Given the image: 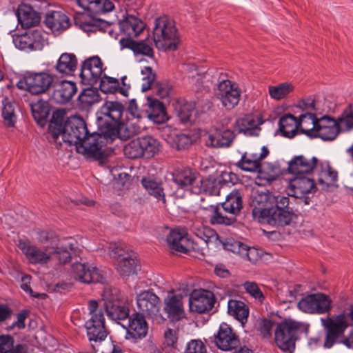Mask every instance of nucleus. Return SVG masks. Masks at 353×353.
Returning a JSON list of instances; mask_svg holds the SVG:
<instances>
[{"mask_svg":"<svg viewBox=\"0 0 353 353\" xmlns=\"http://www.w3.org/2000/svg\"><path fill=\"white\" fill-rule=\"evenodd\" d=\"M239 252L244 259H246L252 263H255L261 259V256L257 249L248 247L242 243H239Z\"/></svg>","mask_w":353,"mask_h":353,"instance_id":"obj_53","label":"nucleus"},{"mask_svg":"<svg viewBox=\"0 0 353 353\" xmlns=\"http://www.w3.org/2000/svg\"><path fill=\"white\" fill-rule=\"evenodd\" d=\"M338 173L331 167L322 168L317 178V183L323 190L327 189L337 181Z\"/></svg>","mask_w":353,"mask_h":353,"instance_id":"obj_44","label":"nucleus"},{"mask_svg":"<svg viewBox=\"0 0 353 353\" xmlns=\"http://www.w3.org/2000/svg\"><path fill=\"white\" fill-rule=\"evenodd\" d=\"M228 314L238 320L241 324L247 322L249 316V307L243 301L230 299L228 303Z\"/></svg>","mask_w":353,"mask_h":353,"instance_id":"obj_36","label":"nucleus"},{"mask_svg":"<svg viewBox=\"0 0 353 353\" xmlns=\"http://www.w3.org/2000/svg\"><path fill=\"white\" fill-rule=\"evenodd\" d=\"M17 17L23 28H30L38 25L41 20L39 14L30 5L22 3L18 6Z\"/></svg>","mask_w":353,"mask_h":353,"instance_id":"obj_28","label":"nucleus"},{"mask_svg":"<svg viewBox=\"0 0 353 353\" xmlns=\"http://www.w3.org/2000/svg\"><path fill=\"white\" fill-rule=\"evenodd\" d=\"M137 305L138 313L152 317L159 312L161 301L159 297L150 290H144L137 295Z\"/></svg>","mask_w":353,"mask_h":353,"instance_id":"obj_11","label":"nucleus"},{"mask_svg":"<svg viewBox=\"0 0 353 353\" xmlns=\"http://www.w3.org/2000/svg\"><path fill=\"white\" fill-rule=\"evenodd\" d=\"M215 303L214 294L206 290L194 291L189 299V307L192 312L205 313L212 310Z\"/></svg>","mask_w":353,"mask_h":353,"instance_id":"obj_13","label":"nucleus"},{"mask_svg":"<svg viewBox=\"0 0 353 353\" xmlns=\"http://www.w3.org/2000/svg\"><path fill=\"white\" fill-rule=\"evenodd\" d=\"M119 43L121 48L130 49L135 54H141L148 57L154 56V50L148 40L135 41L131 39L121 38Z\"/></svg>","mask_w":353,"mask_h":353,"instance_id":"obj_32","label":"nucleus"},{"mask_svg":"<svg viewBox=\"0 0 353 353\" xmlns=\"http://www.w3.org/2000/svg\"><path fill=\"white\" fill-rule=\"evenodd\" d=\"M299 129L298 120L292 114L283 116L279 120V130L283 136L292 138Z\"/></svg>","mask_w":353,"mask_h":353,"instance_id":"obj_41","label":"nucleus"},{"mask_svg":"<svg viewBox=\"0 0 353 353\" xmlns=\"http://www.w3.org/2000/svg\"><path fill=\"white\" fill-rule=\"evenodd\" d=\"M14 343V339L12 336L8 334L0 335V353H9Z\"/></svg>","mask_w":353,"mask_h":353,"instance_id":"obj_63","label":"nucleus"},{"mask_svg":"<svg viewBox=\"0 0 353 353\" xmlns=\"http://www.w3.org/2000/svg\"><path fill=\"white\" fill-rule=\"evenodd\" d=\"M337 121L341 131H349L353 128V104H350L343 110Z\"/></svg>","mask_w":353,"mask_h":353,"instance_id":"obj_51","label":"nucleus"},{"mask_svg":"<svg viewBox=\"0 0 353 353\" xmlns=\"http://www.w3.org/2000/svg\"><path fill=\"white\" fill-rule=\"evenodd\" d=\"M305 328L303 323L285 319L275 325L274 340L276 345L283 351L292 352L299 331Z\"/></svg>","mask_w":353,"mask_h":353,"instance_id":"obj_6","label":"nucleus"},{"mask_svg":"<svg viewBox=\"0 0 353 353\" xmlns=\"http://www.w3.org/2000/svg\"><path fill=\"white\" fill-rule=\"evenodd\" d=\"M199 173L188 167L175 169L172 173L173 181L181 188H190L192 192L194 185L199 183Z\"/></svg>","mask_w":353,"mask_h":353,"instance_id":"obj_22","label":"nucleus"},{"mask_svg":"<svg viewBox=\"0 0 353 353\" xmlns=\"http://www.w3.org/2000/svg\"><path fill=\"white\" fill-rule=\"evenodd\" d=\"M87 335L90 341H101L107 336L105 328V319L102 312H99L86 321Z\"/></svg>","mask_w":353,"mask_h":353,"instance_id":"obj_19","label":"nucleus"},{"mask_svg":"<svg viewBox=\"0 0 353 353\" xmlns=\"http://www.w3.org/2000/svg\"><path fill=\"white\" fill-rule=\"evenodd\" d=\"M315 137L324 141L335 139L341 131L337 120L329 116H323L317 120Z\"/></svg>","mask_w":353,"mask_h":353,"instance_id":"obj_18","label":"nucleus"},{"mask_svg":"<svg viewBox=\"0 0 353 353\" xmlns=\"http://www.w3.org/2000/svg\"><path fill=\"white\" fill-rule=\"evenodd\" d=\"M256 179L263 181V184L264 185L275 181L280 174V170L277 166L271 163L262 164Z\"/></svg>","mask_w":353,"mask_h":353,"instance_id":"obj_43","label":"nucleus"},{"mask_svg":"<svg viewBox=\"0 0 353 353\" xmlns=\"http://www.w3.org/2000/svg\"><path fill=\"white\" fill-rule=\"evenodd\" d=\"M241 94V90L235 82L223 79L218 84L216 97L226 110H232L239 104Z\"/></svg>","mask_w":353,"mask_h":353,"instance_id":"obj_9","label":"nucleus"},{"mask_svg":"<svg viewBox=\"0 0 353 353\" xmlns=\"http://www.w3.org/2000/svg\"><path fill=\"white\" fill-rule=\"evenodd\" d=\"M160 142L152 136H142L127 143L123 148L124 156L130 159H152L159 154Z\"/></svg>","mask_w":353,"mask_h":353,"instance_id":"obj_5","label":"nucleus"},{"mask_svg":"<svg viewBox=\"0 0 353 353\" xmlns=\"http://www.w3.org/2000/svg\"><path fill=\"white\" fill-rule=\"evenodd\" d=\"M317 293L306 296L298 303V307L303 312L309 314H315L316 307Z\"/></svg>","mask_w":353,"mask_h":353,"instance_id":"obj_52","label":"nucleus"},{"mask_svg":"<svg viewBox=\"0 0 353 353\" xmlns=\"http://www.w3.org/2000/svg\"><path fill=\"white\" fill-rule=\"evenodd\" d=\"M317 162L316 157L310 159L303 155L296 156L289 162L288 170L293 174H307L314 169Z\"/></svg>","mask_w":353,"mask_h":353,"instance_id":"obj_27","label":"nucleus"},{"mask_svg":"<svg viewBox=\"0 0 353 353\" xmlns=\"http://www.w3.org/2000/svg\"><path fill=\"white\" fill-rule=\"evenodd\" d=\"M221 205L225 212L234 216L237 215L243 207L241 193L237 190H234L227 196Z\"/></svg>","mask_w":353,"mask_h":353,"instance_id":"obj_34","label":"nucleus"},{"mask_svg":"<svg viewBox=\"0 0 353 353\" xmlns=\"http://www.w3.org/2000/svg\"><path fill=\"white\" fill-rule=\"evenodd\" d=\"M116 269L119 274L124 278L136 274L139 270L140 266L134 257L128 254L127 256H124L117 262Z\"/></svg>","mask_w":353,"mask_h":353,"instance_id":"obj_35","label":"nucleus"},{"mask_svg":"<svg viewBox=\"0 0 353 353\" xmlns=\"http://www.w3.org/2000/svg\"><path fill=\"white\" fill-rule=\"evenodd\" d=\"M214 343L219 349L223 351H230L237 347L240 341L232 327L227 323H223L214 336Z\"/></svg>","mask_w":353,"mask_h":353,"instance_id":"obj_15","label":"nucleus"},{"mask_svg":"<svg viewBox=\"0 0 353 353\" xmlns=\"http://www.w3.org/2000/svg\"><path fill=\"white\" fill-rule=\"evenodd\" d=\"M32 114L35 121L43 125L48 117L50 109L49 105L46 101H38L31 104Z\"/></svg>","mask_w":353,"mask_h":353,"instance_id":"obj_45","label":"nucleus"},{"mask_svg":"<svg viewBox=\"0 0 353 353\" xmlns=\"http://www.w3.org/2000/svg\"><path fill=\"white\" fill-rule=\"evenodd\" d=\"M294 90V86L290 83H282L277 85H270L268 92L272 99L280 101L286 98Z\"/></svg>","mask_w":353,"mask_h":353,"instance_id":"obj_46","label":"nucleus"},{"mask_svg":"<svg viewBox=\"0 0 353 353\" xmlns=\"http://www.w3.org/2000/svg\"><path fill=\"white\" fill-rule=\"evenodd\" d=\"M108 254L110 257L117 259V262L129 254L123 245L117 243H110L109 244Z\"/></svg>","mask_w":353,"mask_h":353,"instance_id":"obj_57","label":"nucleus"},{"mask_svg":"<svg viewBox=\"0 0 353 353\" xmlns=\"http://www.w3.org/2000/svg\"><path fill=\"white\" fill-rule=\"evenodd\" d=\"M29 312L24 310L17 315V321L13 322L12 324L7 327L8 331H10L14 327H17L19 330L23 329L26 326L25 321L28 316Z\"/></svg>","mask_w":353,"mask_h":353,"instance_id":"obj_64","label":"nucleus"},{"mask_svg":"<svg viewBox=\"0 0 353 353\" xmlns=\"http://www.w3.org/2000/svg\"><path fill=\"white\" fill-rule=\"evenodd\" d=\"M316 308L315 314H325L328 312L332 308V300L330 298L323 293H317Z\"/></svg>","mask_w":353,"mask_h":353,"instance_id":"obj_55","label":"nucleus"},{"mask_svg":"<svg viewBox=\"0 0 353 353\" xmlns=\"http://www.w3.org/2000/svg\"><path fill=\"white\" fill-rule=\"evenodd\" d=\"M166 240L170 249L174 251L188 253L194 248L193 241L190 240L186 234L178 230H171Z\"/></svg>","mask_w":353,"mask_h":353,"instance_id":"obj_24","label":"nucleus"},{"mask_svg":"<svg viewBox=\"0 0 353 353\" xmlns=\"http://www.w3.org/2000/svg\"><path fill=\"white\" fill-rule=\"evenodd\" d=\"M153 41L159 50H176L179 34L175 21L166 15L157 18L153 28Z\"/></svg>","mask_w":353,"mask_h":353,"instance_id":"obj_4","label":"nucleus"},{"mask_svg":"<svg viewBox=\"0 0 353 353\" xmlns=\"http://www.w3.org/2000/svg\"><path fill=\"white\" fill-rule=\"evenodd\" d=\"M72 273L76 280L84 283H103L105 280L103 275L97 268L86 263H73Z\"/></svg>","mask_w":353,"mask_h":353,"instance_id":"obj_12","label":"nucleus"},{"mask_svg":"<svg viewBox=\"0 0 353 353\" xmlns=\"http://www.w3.org/2000/svg\"><path fill=\"white\" fill-rule=\"evenodd\" d=\"M80 77L83 83L93 86L103 77V63L99 57H92L84 61L81 65Z\"/></svg>","mask_w":353,"mask_h":353,"instance_id":"obj_10","label":"nucleus"},{"mask_svg":"<svg viewBox=\"0 0 353 353\" xmlns=\"http://www.w3.org/2000/svg\"><path fill=\"white\" fill-rule=\"evenodd\" d=\"M77 90L74 82L62 81L57 85L52 94V99L58 103H65L70 101Z\"/></svg>","mask_w":353,"mask_h":353,"instance_id":"obj_31","label":"nucleus"},{"mask_svg":"<svg viewBox=\"0 0 353 353\" xmlns=\"http://www.w3.org/2000/svg\"><path fill=\"white\" fill-rule=\"evenodd\" d=\"M194 112V108L192 103H185L179 107L178 110V116L183 123L191 121V117Z\"/></svg>","mask_w":353,"mask_h":353,"instance_id":"obj_60","label":"nucleus"},{"mask_svg":"<svg viewBox=\"0 0 353 353\" xmlns=\"http://www.w3.org/2000/svg\"><path fill=\"white\" fill-rule=\"evenodd\" d=\"M321 324L324 328L325 337L323 346L331 348L339 339L343 337L349 322L344 314L321 318Z\"/></svg>","mask_w":353,"mask_h":353,"instance_id":"obj_8","label":"nucleus"},{"mask_svg":"<svg viewBox=\"0 0 353 353\" xmlns=\"http://www.w3.org/2000/svg\"><path fill=\"white\" fill-rule=\"evenodd\" d=\"M78 99L84 106H89L99 101V95L97 91L88 88L79 94Z\"/></svg>","mask_w":353,"mask_h":353,"instance_id":"obj_54","label":"nucleus"},{"mask_svg":"<svg viewBox=\"0 0 353 353\" xmlns=\"http://www.w3.org/2000/svg\"><path fill=\"white\" fill-rule=\"evenodd\" d=\"M243 285L246 292L250 294L253 298L260 303L263 301L265 296L255 282L246 281Z\"/></svg>","mask_w":353,"mask_h":353,"instance_id":"obj_58","label":"nucleus"},{"mask_svg":"<svg viewBox=\"0 0 353 353\" xmlns=\"http://www.w3.org/2000/svg\"><path fill=\"white\" fill-rule=\"evenodd\" d=\"M316 191L314 180L303 176H296L289 182L288 195L301 198Z\"/></svg>","mask_w":353,"mask_h":353,"instance_id":"obj_21","label":"nucleus"},{"mask_svg":"<svg viewBox=\"0 0 353 353\" xmlns=\"http://www.w3.org/2000/svg\"><path fill=\"white\" fill-rule=\"evenodd\" d=\"M234 137L232 130L216 126L214 130L203 134L202 138L205 145L212 148L228 147Z\"/></svg>","mask_w":353,"mask_h":353,"instance_id":"obj_14","label":"nucleus"},{"mask_svg":"<svg viewBox=\"0 0 353 353\" xmlns=\"http://www.w3.org/2000/svg\"><path fill=\"white\" fill-rule=\"evenodd\" d=\"M107 316L112 320L118 321L129 317L130 310L123 300L116 303L104 305Z\"/></svg>","mask_w":353,"mask_h":353,"instance_id":"obj_37","label":"nucleus"},{"mask_svg":"<svg viewBox=\"0 0 353 353\" xmlns=\"http://www.w3.org/2000/svg\"><path fill=\"white\" fill-rule=\"evenodd\" d=\"M54 81L53 77L44 72H25L17 83V87L33 95L46 93L51 87Z\"/></svg>","mask_w":353,"mask_h":353,"instance_id":"obj_7","label":"nucleus"},{"mask_svg":"<svg viewBox=\"0 0 353 353\" xmlns=\"http://www.w3.org/2000/svg\"><path fill=\"white\" fill-rule=\"evenodd\" d=\"M316 116L314 113L307 112L299 117L298 120L299 128L301 132L308 137H315L316 130L317 129Z\"/></svg>","mask_w":353,"mask_h":353,"instance_id":"obj_38","label":"nucleus"},{"mask_svg":"<svg viewBox=\"0 0 353 353\" xmlns=\"http://www.w3.org/2000/svg\"><path fill=\"white\" fill-rule=\"evenodd\" d=\"M103 306L112 303H116L123 301V295L121 291L114 287L106 286L101 294Z\"/></svg>","mask_w":353,"mask_h":353,"instance_id":"obj_49","label":"nucleus"},{"mask_svg":"<svg viewBox=\"0 0 353 353\" xmlns=\"http://www.w3.org/2000/svg\"><path fill=\"white\" fill-rule=\"evenodd\" d=\"M141 184L150 195L153 196L159 201L165 202V196L162 182L152 177H143L141 179Z\"/></svg>","mask_w":353,"mask_h":353,"instance_id":"obj_39","label":"nucleus"},{"mask_svg":"<svg viewBox=\"0 0 353 353\" xmlns=\"http://www.w3.org/2000/svg\"><path fill=\"white\" fill-rule=\"evenodd\" d=\"M268 200V194L256 192L253 195L252 205V216L254 220L262 224H268L273 227L289 225L295 218L292 210H282L278 208H265Z\"/></svg>","mask_w":353,"mask_h":353,"instance_id":"obj_3","label":"nucleus"},{"mask_svg":"<svg viewBox=\"0 0 353 353\" xmlns=\"http://www.w3.org/2000/svg\"><path fill=\"white\" fill-rule=\"evenodd\" d=\"M123 105L119 102L106 101L100 108L97 117L99 132L90 133L85 121L79 116H72L60 125L58 132L54 130L55 141L61 137L69 145H74L78 153L88 159L101 160L103 158L102 150L105 144L112 142L116 137L125 140L132 133L122 121Z\"/></svg>","mask_w":353,"mask_h":353,"instance_id":"obj_1","label":"nucleus"},{"mask_svg":"<svg viewBox=\"0 0 353 353\" xmlns=\"http://www.w3.org/2000/svg\"><path fill=\"white\" fill-rule=\"evenodd\" d=\"M259 123L251 116L238 119L234 125V130L239 133L247 136H257L261 130Z\"/></svg>","mask_w":353,"mask_h":353,"instance_id":"obj_33","label":"nucleus"},{"mask_svg":"<svg viewBox=\"0 0 353 353\" xmlns=\"http://www.w3.org/2000/svg\"><path fill=\"white\" fill-rule=\"evenodd\" d=\"M148 109L146 110L148 118L156 123H163L168 120L166 110L163 103L156 99L148 97L147 98Z\"/></svg>","mask_w":353,"mask_h":353,"instance_id":"obj_30","label":"nucleus"},{"mask_svg":"<svg viewBox=\"0 0 353 353\" xmlns=\"http://www.w3.org/2000/svg\"><path fill=\"white\" fill-rule=\"evenodd\" d=\"M213 212L210 218L212 225H231L236 221L235 216H228L221 212L219 206H212Z\"/></svg>","mask_w":353,"mask_h":353,"instance_id":"obj_50","label":"nucleus"},{"mask_svg":"<svg viewBox=\"0 0 353 353\" xmlns=\"http://www.w3.org/2000/svg\"><path fill=\"white\" fill-rule=\"evenodd\" d=\"M141 74L143 75V84L141 90L143 92L147 91L152 88V83H154L156 74L154 73L151 67L146 66L141 70Z\"/></svg>","mask_w":353,"mask_h":353,"instance_id":"obj_56","label":"nucleus"},{"mask_svg":"<svg viewBox=\"0 0 353 353\" xmlns=\"http://www.w3.org/2000/svg\"><path fill=\"white\" fill-rule=\"evenodd\" d=\"M183 296L181 294L168 295L164 299V312L168 318L179 321L184 317Z\"/></svg>","mask_w":353,"mask_h":353,"instance_id":"obj_26","label":"nucleus"},{"mask_svg":"<svg viewBox=\"0 0 353 353\" xmlns=\"http://www.w3.org/2000/svg\"><path fill=\"white\" fill-rule=\"evenodd\" d=\"M269 154V150L266 146H263L259 152H245L241 160L237 163V166L247 172H259L261 168L262 161Z\"/></svg>","mask_w":353,"mask_h":353,"instance_id":"obj_20","label":"nucleus"},{"mask_svg":"<svg viewBox=\"0 0 353 353\" xmlns=\"http://www.w3.org/2000/svg\"><path fill=\"white\" fill-rule=\"evenodd\" d=\"M192 193L201 194L205 193L208 195H219V183L215 179H199V183L194 185Z\"/></svg>","mask_w":353,"mask_h":353,"instance_id":"obj_40","label":"nucleus"},{"mask_svg":"<svg viewBox=\"0 0 353 353\" xmlns=\"http://www.w3.org/2000/svg\"><path fill=\"white\" fill-rule=\"evenodd\" d=\"M76 242L71 238L64 240L55 246H45L41 249L32 245L28 239L19 241L18 247L32 264H44L56 261L61 264L70 262V251L74 250Z\"/></svg>","mask_w":353,"mask_h":353,"instance_id":"obj_2","label":"nucleus"},{"mask_svg":"<svg viewBox=\"0 0 353 353\" xmlns=\"http://www.w3.org/2000/svg\"><path fill=\"white\" fill-rule=\"evenodd\" d=\"M99 82L101 90L105 93H114L119 90L122 94L127 95V90L119 87V82L117 79L104 74Z\"/></svg>","mask_w":353,"mask_h":353,"instance_id":"obj_47","label":"nucleus"},{"mask_svg":"<svg viewBox=\"0 0 353 353\" xmlns=\"http://www.w3.org/2000/svg\"><path fill=\"white\" fill-rule=\"evenodd\" d=\"M74 23L79 26L85 32L94 31V24L92 20H88L84 15H79L74 17Z\"/></svg>","mask_w":353,"mask_h":353,"instance_id":"obj_61","label":"nucleus"},{"mask_svg":"<svg viewBox=\"0 0 353 353\" xmlns=\"http://www.w3.org/2000/svg\"><path fill=\"white\" fill-rule=\"evenodd\" d=\"M144 316L136 312L129 317L126 339L137 340L146 336L148 327Z\"/></svg>","mask_w":353,"mask_h":353,"instance_id":"obj_25","label":"nucleus"},{"mask_svg":"<svg viewBox=\"0 0 353 353\" xmlns=\"http://www.w3.org/2000/svg\"><path fill=\"white\" fill-rule=\"evenodd\" d=\"M2 117L4 123L8 127H14L17 121V116L14 112V105L8 99L2 101Z\"/></svg>","mask_w":353,"mask_h":353,"instance_id":"obj_48","label":"nucleus"},{"mask_svg":"<svg viewBox=\"0 0 353 353\" xmlns=\"http://www.w3.org/2000/svg\"><path fill=\"white\" fill-rule=\"evenodd\" d=\"M77 59L72 53H63L58 59L56 69L63 74H70L77 68Z\"/></svg>","mask_w":353,"mask_h":353,"instance_id":"obj_42","label":"nucleus"},{"mask_svg":"<svg viewBox=\"0 0 353 353\" xmlns=\"http://www.w3.org/2000/svg\"><path fill=\"white\" fill-rule=\"evenodd\" d=\"M45 23L53 32L59 33L67 30L70 26L68 17L61 11L48 12Z\"/></svg>","mask_w":353,"mask_h":353,"instance_id":"obj_29","label":"nucleus"},{"mask_svg":"<svg viewBox=\"0 0 353 353\" xmlns=\"http://www.w3.org/2000/svg\"><path fill=\"white\" fill-rule=\"evenodd\" d=\"M114 1L123 3V6L129 7L130 0H77L79 7L92 14H99L112 11L115 6Z\"/></svg>","mask_w":353,"mask_h":353,"instance_id":"obj_16","label":"nucleus"},{"mask_svg":"<svg viewBox=\"0 0 353 353\" xmlns=\"http://www.w3.org/2000/svg\"><path fill=\"white\" fill-rule=\"evenodd\" d=\"M276 323H274L273 321L268 319H262L259 322V330L261 333V334L264 338H267L271 336L272 330L273 327H275V325Z\"/></svg>","mask_w":353,"mask_h":353,"instance_id":"obj_62","label":"nucleus"},{"mask_svg":"<svg viewBox=\"0 0 353 353\" xmlns=\"http://www.w3.org/2000/svg\"><path fill=\"white\" fill-rule=\"evenodd\" d=\"M119 26L121 32L131 39L139 37L145 28V24L141 19L131 14L123 17L119 21Z\"/></svg>","mask_w":353,"mask_h":353,"instance_id":"obj_23","label":"nucleus"},{"mask_svg":"<svg viewBox=\"0 0 353 353\" xmlns=\"http://www.w3.org/2000/svg\"><path fill=\"white\" fill-rule=\"evenodd\" d=\"M14 46L20 50H41L44 46V39L39 30L27 31L13 38Z\"/></svg>","mask_w":353,"mask_h":353,"instance_id":"obj_17","label":"nucleus"},{"mask_svg":"<svg viewBox=\"0 0 353 353\" xmlns=\"http://www.w3.org/2000/svg\"><path fill=\"white\" fill-rule=\"evenodd\" d=\"M185 353H207V347L200 339H192L186 345Z\"/></svg>","mask_w":353,"mask_h":353,"instance_id":"obj_59","label":"nucleus"}]
</instances>
